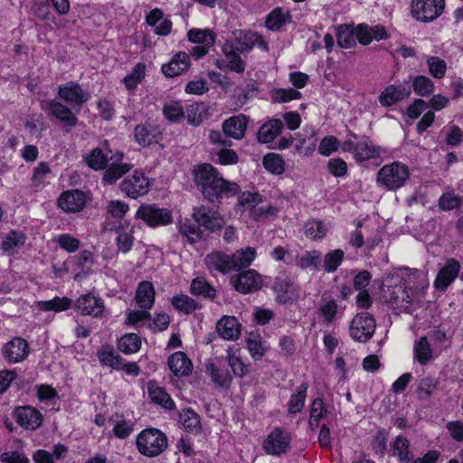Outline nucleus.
Instances as JSON below:
<instances>
[{
  "mask_svg": "<svg viewBox=\"0 0 463 463\" xmlns=\"http://www.w3.org/2000/svg\"><path fill=\"white\" fill-rule=\"evenodd\" d=\"M262 202V196L255 192H243L238 197L239 205L249 209L250 212Z\"/></svg>",
  "mask_w": 463,
  "mask_h": 463,
  "instance_id": "64",
  "label": "nucleus"
},
{
  "mask_svg": "<svg viewBox=\"0 0 463 463\" xmlns=\"http://www.w3.org/2000/svg\"><path fill=\"white\" fill-rule=\"evenodd\" d=\"M147 392L150 400L154 403L158 404L162 408L169 411L174 410L175 408V404L173 399L165 392V390L163 387L159 386L156 383L148 382Z\"/></svg>",
  "mask_w": 463,
  "mask_h": 463,
  "instance_id": "28",
  "label": "nucleus"
},
{
  "mask_svg": "<svg viewBox=\"0 0 463 463\" xmlns=\"http://www.w3.org/2000/svg\"><path fill=\"white\" fill-rule=\"evenodd\" d=\"M232 282L235 289L243 294L258 290L262 285L260 275L254 269H248L239 274L232 278Z\"/></svg>",
  "mask_w": 463,
  "mask_h": 463,
  "instance_id": "15",
  "label": "nucleus"
},
{
  "mask_svg": "<svg viewBox=\"0 0 463 463\" xmlns=\"http://www.w3.org/2000/svg\"><path fill=\"white\" fill-rule=\"evenodd\" d=\"M167 444L165 433L155 428L143 430L136 439L138 452L148 458L162 454L167 448Z\"/></svg>",
  "mask_w": 463,
  "mask_h": 463,
  "instance_id": "4",
  "label": "nucleus"
},
{
  "mask_svg": "<svg viewBox=\"0 0 463 463\" xmlns=\"http://www.w3.org/2000/svg\"><path fill=\"white\" fill-rule=\"evenodd\" d=\"M25 236L23 232L12 231L6 234L2 241V250L9 254L14 253L24 245Z\"/></svg>",
  "mask_w": 463,
  "mask_h": 463,
  "instance_id": "49",
  "label": "nucleus"
},
{
  "mask_svg": "<svg viewBox=\"0 0 463 463\" xmlns=\"http://www.w3.org/2000/svg\"><path fill=\"white\" fill-rule=\"evenodd\" d=\"M410 176L409 168L401 162L384 165L377 173V184L388 190L403 186Z\"/></svg>",
  "mask_w": 463,
  "mask_h": 463,
  "instance_id": "5",
  "label": "nucleus"
},
{
  "mask_svg": "<svg viewBox=\"0 0 463 463\" xmlns=\"http://www.w3.org/2000/svg\"><path fill=\"white\" fill-rule=\"evenodd\" d=\"M375 327L374 318L370 314L362 312L351 321L349 332L354 341L364 343L373 336Z\"/></svg>",
  "mask_w": 463,
  "mask_h": 463,
  "instance_id": "10",
  "label": "nucleus"
},
{
  "mask_svg": "<svg viewBox=\"0 0 463 463\" xmlns=\"http://www.w3.org/2000/svg\"><path fill=\"white\" fill-rule=\"evenodd\" d=\"M257 252L254 248L247 247L237 250L231 256L233 270L249 267L256 259Z\"/></svg>",
  "mask_w": 463,
  "mask_h": 463,
  "instance_id": "41",
  "label": "nucleus"
},
{
  "mask_svg": "<svg viewBox=\"0 0 463 463\" xmlns=\"http://www.w3.org/2000/svg\"><path fill=\"white\" fill-rule=\"evenodd\" d=\"M28 344L20 337L12 339L3 347L4 357L12 364L19 363L28 355Z\"/></svg>",
  "mask_w": 463,
  "mask_h": 463,
  "instance_id": "19",
  "label": "nucleus"
},
{
  "mask_svg": "<svg viewBox=\"0 0 463 463\" xmlns=\"http://www.w3.org/2000/svg\"><path fill=\"white\" fill-rule=\"evenodd\" d=\"M35 388L36 396L41 402L56 405L59 396L55 389L45 384L37 385Z\"/></svg>",
  "mask_w": 463,
  "mask_h": 463,
  "instance_id": "60",
  "label": "nucleus"
},
{
  "mask_svg": "<svg viewBox=\"0 0 463 463\" xmlns=\"http://www.w3.org/2000/svg\"><path fill=\"white\" fill-rule=\"evenodd\" d=\"M151 186L149 178L141 170L128 175L120 184V190L129 198L137 199L146 195Z\"/></svg>",
  "mask_w": 463,
  "mask_h": 463,
  "instance_id": "8",
  "label": "nucleus"
},
{
  "mask_svg": "<svg viewBox=\"0 0 463 463\" xmlns=\"http://www.w3.org/2000/svg\"><path fill=\"white\" fill-rule=\"evenodd\" d=\"M304 233L313 241H320L325 238L326 228L322 221L310 220L305 223Z\"/></svg>",
  "mask_w": 463,
  "mask_h": 463,
  "instance_id": "50",
  "label": "nucleus"
},
{
  "mask_svg": "<svg viewBox=\"0 0 463 463\" xmlns=\"http://www.w3.org/2000/svg\"><path fill=\"white\" fill-rule=\"evenodd\" d=\"M345 253L342 250H334L327 252L324 257V269L327 273L337 269L344 260Z\"/></svg>",
  "mask_w": 463,
  "mask_h": 463,
  "instance_id": "57",
  "label": "nucleus"
},
{
  "mask_svg": "<svg viewBox=\"0 0 463 463\" xmlns=\"http://www.w3.org/2000/svg\"><path fill=\"white\" fill-rule=\"evenodd\" d=\"M190 68V58L184 52L175 53L171 60L162 64L161 71L167 78H175Z\"/></svg>",
  "mask_w": 463,
  "mask_h": 463,
  "instance_id": "18",
  "label": "nucleus"
},
{
  "mask_svg": "<svg viewBox=\"0 0 463 463\" xmlns=\"http://www.w3.org/2000/svg\"><path fill=\"white\" fill-rule=\"evenodd\" d=\"M85 203L84 194L78 190L66 191L58 199L60 208L67 213L80 212L85 206Z\"/></svg>",
  "mask_w": 463,
  "mask_h": 463,
  "instance_id": "20",
  "label": "nucleus"
},
{
  "mask_svg": "<svg viewBox=\"0 0 463 463\" xmlns=\"http://www.w3.org/2000/svg\"><path fill=\"white\" fill-rule=\"evenodd\" d=\"M219 336L227 341H236L241 335V324L233 316H223L216 323Z\"/></svg>",
  "mask_w": 463,
  "mask_h": 463,
  "instance_id": "16",
  "label": "nucleus"
},
{
  "mask_svg": "<svg viewBox=\"0 0 463 463\" xmlns=\"http://www.w3.org/2000/svg\"><path fill=\"white\" fill-rule=\"evenodd\" d=\"M71 304L72 301L69 298L55 297L51 300L36 301L34 303V308L40 311H53L58 313L69 309Z\"/></svg>",
  "mask_w": 463,
  "mask_h": 463,
  "instance_id": "37",
  "label": "nucleus"
},
{
  "mask_svg": "<svg viewBox=\"0 0 463 463\" xmlns=\"http://www.w3.org/2000/svg\"><path fill=\"white\" fill-rule=\"evenodd\" d=\"M355 37L363 45H368L373 41H381L389 38V33L383 25L369 26L361 24L354 28Z\"/></svg>",
  "mask_w": 463,
  "mask_h": 463,
  "instance_id": "17",
  "label": "nucleus"
},
{
  "mask_svg": "<svg viewBox=\"0 0 463 463\" xmlns=\"http://www.w3.org/2000/svg\"><path fill=\"white\" fill-rule=\"evenodd\" d=\"M194 182L203 195L210 202H219L222 198L232 197L241 191L236 182L223 178L222 174L211 164H201L194 170Z\"/></svg>",
  "mask_w": 463,
  "mask_h": 463,
  "instance_id": "1",
  "label": "nucleus"
},
{
  "mask_svg": "<svg viewBox=\"0 0 463 463\" xmlns=\"http://www.w3.org/2000/svg\"><path fill=\"white\" fill-rule=\"evenodd\" d=\"M383 153H385V149L375 145L367 138H363L356 141L354 159L357 162L362 163L370 159L378 158Z\"/></svg>",
  "mask_w": 463,
  "mask_h": 463,
  "instance_id": "24",
  "label": "nucleus"
},
{
  "mask_svg": "<svg viewBox=\"0 0 463 463\" xmlns=\"http://www.w3.org/2000/svg\"><path fill=\"white\" fill-rule=\"evenodd\" d=\"M410 94L409 88L390 85L381 93L379 101L383 106H391Z\"/></svg>",
  "mask_w": 463,
  "mask_h": 463,
  "instance_id": "38",
  "label": "nucleus"
},
{
  "mask_svg": "<svg viewBox=\"0 0 463 463\" xmlns=\"http://www.w3.org/2000/svg\"><path fill=\"white\" fill-rule=\"evenodd\" d=\"M333 412L320 398L314 399L310 405L308 424L311 430L319 426L321 420H327Z\"/></svg>",
  "mask_w": 463,
  "mask_h": 463,
  "instance_id": "29",
  "label": "nucleus"
},
{
  "mask_svg": "<svg viewBox=\"0 0 463 463\" xmlns=\"http://www.w3.org/2000/svg\"><path fill=\"white\" fill-rule=\"evenodd\" d=\"M187 121L194 126L200 125L209 116L208 107L203 102H196L190 105L186 110Z\"/></svg>",
  "mask_w": 463,
  "mask_h": 463,
  "instance_id": "46",
  "label": "nucleus"
},
{
  "mask_svg": "<svg viewBox=\"0 0 463 463\" xmlns=\"http://www.w3.org/2000/svg\"><path fill=\"white\" fill-rule=\"evenodd\" d=\"M247 127L248 118L243 114L230 117L222 123L224 134L237 140L244 137Z\"/></svg>",
  "mask_w": 463,
  "mask_h": 463,
  "instance_id": "23",
  "label": "nucleus"
},
{
  "mask_svg": "<svg viewBox=\"0 0 463 463\" xmlns=\"http://www.w3.org/2000/svg\"><path fill=\"white\" fill-rule=\"evenodd\" d=\"M283 124L280 119H270L264 123L259 129L257 138L259 142L268 144L273 141L280 133Z\"/></svg>",
  "mask_w": 463,
  "mask_h": 463,
  "instance_id": "35",
  "label": "nucleus"
},
{
  "mask_svg": "<svg viewBox=\"0 0 463 463\" xmlns=\"http://www.w3.org/2000/svg\"><path fill=\"white\" fill-rule=\"evenodd\" d=\"M291 437L281 429H274L263 442L264 450L270 455L279 456L290 449Z\"/></svg>",
  "mask_w": 463,
  "mask_h": 463,
  "instance_id": "11",
  "label": "nucleus"
},
{
  "mask_svg": "<svg viewBox=\"0 0 463 463\" xmlns=\"http://www.w3.org/2000/svg\"><path fill=\"white\" fill-rule=\"evenodd\" d=\"M136 219L142 220L149 227L165 226L172 223L173 217L169 210L155 204H142L137 209Z\"/></svg>",
  "mask_w": 463,
  "mask_h": 463,
  "instance_id": "9",
  "label": "nucleus"
},
{
  "mask_svg": "<svg viewBox=\"0 0 463 463\" xmlns=\"http://www.w3.org/2000/svg\"><path fill=\"white\" fill-rule=\"evenodd\" d=\"M321 257L319 250H306L295 256L294 263L301 269H317L321 261Z\"/></svg>",
  "mask_w": 463,
  "mask_h": 463,
  "instance_id": "40",
  "label": "nucleus"
},
{
  "mask_svg": "<svg viewBox=\"0 0 463 463\" xmlns=\"http://www.w3.org/2000/svg\"><path fill=\"white\" fill-rule=\"evenodd\" d=\"M270 97L273 102L285 103L301 98V93L292 88H279L275 89L270 92Z\"/></svg>",
  "mask_w": 463,
  "mask_h": 463,
  "instance_id": "53",
  "label": "nucleus"
},
{
  "mask_svg": "<svg viewBox=\"0 0 463 463\" xmlns=\"http://www.w3.org/2000/svg\"><path fill=\"white\" fill-rule=\"evenodd\" d=\"M49 111L66 126L74 127L77 124L78 119L76 116L69 108L60 102L52 101L49 105Z\"/></svg>",
  "mask_w": 463,
  "mask_h": 463,
  "instance_id": "39",
  "label": "nucleus"
},
{
  "mask_svg": "<svg viewBox=\"0 0 463 463\" xmlns=\"http://www.w3.org/2000/svg\"><path fill=\"white\" fill-rule=\"evenodd\" d=\"M179 425L187 432L198 434L202 430L200 416L190 408L182 410L178 416Z\"/></svg>",
  "mask_w": 463,
  "mask_h": 463,
  "instance_id": "31",
  "label": "nucleus"
},
{
  "mask_svg": "<svg viewBox=\"0 0 463 463\" xmlns=\"http://www.w3.org/2000/svg\"><path fill=\"white\" fill-rule=\"evenodd\" d=\"M289 20L288 12L280 8L273 10L266 18V25L270 30H278Z\"/></svg>",
  "mask_w": 463,
  "mask_h": 463,
  "instance_id": "56",
  "label": "nucleus"
},
{
  "mask_svg": "<svg viewBox=\"0 0 463 463\" xmlns=\"http://www.w3.org/2000/svg\"><path fill=\"white\" fill-rule=\"evenodd\" d=\"M116 245L118 251L126 254L129 252L134 244V227L130 226L128 222L121 223L116 230Z\"/></svg>",
  "mask_w": 463,
  "mask_h": 463,
  "instance_id": "27",
  "label": "nucleus"
},
{
  "mask_svg": "<svg viewBox=\"0 0 463 463\" xmlns=\"http://www.w3.org/2000/svg\"><path fill=\"white\" fill-rule=\"evenodd\" d=\"M307 388L308 385L303 383L297 392L291 395L288 402V411L290 413L294 414L302 411L306 402Z\"/></svg>",
  "mask_w": 463,
  "mask_h": 463,
  "instance_id": "51",
  "label": "nucleus"
},
{
  "mask_svg": "<svg viewBox=\"0 0 463 463\" xmlns=\"http://www.w3.org/2000/svg\"><path fill=\"white\" fill-rule=\"evenodd\" d=\"M172 305L186 314L194 312L197 308L196 302L187 295H177L172 298Z\"/></svg>",
  "mask_w": 463,
  "mask_h": 463,
  "instance_id": "61",
  "label": "nucleus"
},
{
  "mask_svg": "<svg viewBox=\"0 0 463 463\" xmlns=\"http://www.w3.org/2000/svg\"><path fill=\"white\" fill-rule=\"evenodd\" d=\"M201 226H196L190 220L184 219L179 222L180 232L186 237L189 242L194 243L202 237Z\"/></svg>",
  "mask_w": 463,
  "mask_h": 463,
  "instance_id": "54",
  "label": "nucleus"
},
{
  "mask_svg": "<svg viewBox=\"0 0 463 463\" xmlns=\"http://www.w3.org/2000/svg\"><path fill=\"white\" fill-rule=\"evenodd\" d=\"M460 269L459 262L454 259H448L445 266L439 271L434 286L436 288L443 291L457 278Z\"/></svg>",
  "mask_w": 463,
  "mask_h": 463,
  "instance_id": "21",
  "label": "nucleus"
},
{
  "mask_svg": "<svg viewBox=\"0 0 463 463\" xmlns=\"http://www.w3.org/2000/svg\"><path fill=\"white\" fill-rule=\"evenodd\" d=\"M345 307H340L333 298H322L318 307L319 314L322 316L324 322L332 323L337 317H341Z\"/></svg>",
  "mask_w": 463,
  "mask_h": 463,
  "instance_id": "32",
  "label": "nucleus"
},
{
  "mask_svg": "<svg viewBox=\"0 0 463 463\" xmlns=\"http://www.w3.org/2000/svg\"><path fill=\"white\" fill-rule=\"evenodd\" d=\"M354 29H350L347 26H341L337 33V43L342 48H351L355 44Z\"/></svg>",
  "mask_w": 463,
  "mask_h": 463,
  "instance_id": "63",
  "label": "nucleus"
},
{
  "mask_svg": "<svg viewBox=\"0 0 463 463\" xmlns=\"http://www.w3.org/2000/svg\"><path fill=\"white\" fill-rule=\"evenodd\" d=\"M76 310L83 316L100 317L105 309L103 300L93 294L80 296L74 305Z\"/></svg>",
  "mask_w": 463,
  "mask_h": 463,
  "instance_id": "13",
  "label": "nucleus"
},
{
  "mask_svg": "<svg viewBox=\"0 0 463 463\" xmlns=\"http://www.w3.org/2000/svg\"><path fill=\"white\" fill-rule=\"evenodd\" d=\"M191 292L194 295H200L209 298L215 297V289L203 278L193 279Z\"/></svg>",
  "mask_w": 463,
  "mask_h": 463,
  "instance_id": "58",
  "label": "nucleus"
},
{
  "mask_svg": "<svg viewBox=\"0 0 463 463\" xmlns=\"http://www.w3.org/2000/svg\"><path fill=\"white\" fill-rule=\"evenodd\" d=\"M155 295L154 285L150 281H142L136 290L135 300L140 308L150 310L155 302Z\"/></svg>",
  "mask_w": 463,
  "mask_h": 463,
  "instance_id": "30",
  "label": "nucleus"
},
{
  "mask_svg": "<svg viewBox=\"0 0 463 463\" xmlns=\"http://www.w3.org/2000/svg\"><path fill=\"white\" fill-rule=\"evenodd\" d=\"M413 356L420 364H426L432 359V350L426 336H422L414 342Z\"/></svg>",
  "mask_w": 463,
  "mask_h": 463,
  "instance_id": "44",
  "label": "nucleus"
},
{
  "mask_svg": "<svg viewBox=\"0 0 463 463\" xmlns=\"http://www.w3.org/2000/svg\"><path fill=\"white\" fill-rule=\"evenodd\" d=\"M187 37L190 42L206 47H211L215 43V34L209 29H191L187 33Z\"/></svg>",
  "mask_w": 463,
  "mask_h": 463,
  "instance_id": "43",
  "label": "nucleus"
},
{
  "mask_svg": "<svg viewBox=\"0 0 463 463\" xmlns=\"http://www.w3.org/2000/svg\"><path fill=\"white\" fill-rule=\"evenodd\" d=\"M445 8V0H411L410 10L411 16L421 23H430L441 15Z\"/></svg>",
  "mask_w": 463,
  "mask_h": 463,
  "instance_id": "7",
  "label": "nucleus"
},
{
  "mask_svg": "<svg viewBox=\"0 0 463 463\" xmlns=\"http://www.w3.org/2000/svg\"><path fill=\"white\" fill-rule=\"evenodd\" d=\"M98 359L102 366L116 370L120 369L121 357L116 354L111 346H102L97 352Z\"/></svg>",
  "mask_w": 463,
  "mask_h": 463,
  "instance_id": "42",
  "label": "nucleus"
},
{
  "mask_svg": "<svg viewBox=\"0 0 463 463\" xmlns=\"http://www.w3.org/2000/svg\"><path fill=\"white\" fill-rule=\"evenodd\" d=\"M128 211V203L121 200H110L108 202L107 213L116 220H122Z\"/></svg>",
  "mask_w": 463,
  "mask_h": 463,
  "instance_id": "59",
  "label": "nucleus"
},
{
  "mask_svg": "<svg viewBox=\"0 0 463 463\" xmlns=\"http://www.w3.org/2000/svg\"><path fill=\"white\" fill-rule=\"evenodd\" d=\"M411 274L407 269H400L386 276L383 281V287L387 288L386 300L400 311L411 312L414 306V296L407 290L406 286V278Z\"/></svg>",
  "mask_w": 463,
  "mask_h": 463,
  "instance_id": "3",
  "label": "nucleus"
},
{
  "mask_svg": "<svg viewBox=\"0 0 463 463\" xmlns=\"http://www.w3.org/2000/svg\"><path fill=\"white\" fill-rule=\"evenodd\" d=\"M427 64L430 75L436 79H441L445 76L447 71L446 62L437 56H431L427 59Z\"/></svg>",
  "mask_w": 463,
  "mask_h": 463,
  "instance_id": "62",
  "label": "nucleus"
},
{
  "mask_svg": "<svg viewBox=\"0 0 463 463\" xmlns=\"http://www.w3.org/2000/svg\"><path fill=\"white\" fill-rule=\"evenodd\" d=\"M227 361L235 376L242 378L247 374L248 366L242 361L240 347L232 345L227 349Z\"/></svg>",
  "mask_w": 463,
  "mask_h": 463,
  "instance_id": "33",
  "label": "nucleus"
},
{
  "mask_svg": "<svg viewBox=\"0 0 463 463\" xmlns=\"http://www.w3.org/2000/svg\"><path fill=\"white\" fill-rule=\"evenodd\" d=\"M17 422L24 429L34 430L43 421L42 413L32 406L18 408L15 411Z\"/></svg>",
  "mask_w": 463,
  "mask_h": 463,
  "instance_id": "22",
  "label": "nucleus"
},
{
  "mask_svg": "<svg viewBox=\"0 0 463 463\" xmlns=\"http://www.w3.org/2000/svg\"><path fill=\"white\" fill-rule=\"evenodd\" d=\"M205 264L209 271L226 274L233 270L231 256L222 252H213L206 256Z\"/></svg>",
  "mask_w": 463,
  "mask_h": 463,
  "instance_id": "25",
  "label": "nucleus"
},
{
  "mask_svg": "<svg viewBox=\"0 0 463 463\" xmlns=\"http://www.w3.org/2000/svg\"><path fill=\"white\" fill-rule=\"evenodd\" d=\"M146 65L137 62L132 70L122 79V83L128 90L133 91L145 80L146 76Z\"/></svg>",
  "mask_w": 463,
  "mask_h": 463,
  "instance_id": "34",
  "label": "nucleus"
},
{
  "mask_svg": "<svg viewBox=\"0 0 463 463\" xmlns=\"http://www.w3.org/2000/svg\"><path fill=\"white\" fill-rule=\"evenodd\" d=\"M150 313L148 309H128L125 312V324L135 327L148 326Z\"/></svg>",
  "mask_w": 463,
  "mask_h": 463,
  "instance_id": "45",
  "label": "nucleus"
},
{
  "mask_svg": "<svg viewBox=\"0 0 463 463\" xmlns=\"http://www.w3.org/2000/svg\"><path fill=\"white\" fill-rule=\"evenodd\" d=\"M264 167L274 175H281L285 171V163L281 156L269 153L263 158Z\"/></svg>",
  "mask_w": 463,
  "mask_h": 463,
  "instance_id": "55",
  "label": "nucleus"
},
{
  "mask_svg": "<svg viewBox=\"0 0 463 463\" xmlns=\"http://www.w3.org/2000/svg\"><path fill=\"white\" fill-rule=\"evenodd\" d=\"M167 364L170 371L178 377L189 375L193 369L191 360L180 351L170 355Z\"/></svg>",
  "mask_w": 463,
  "mask_h": 463,
  "instance_id": "26",
  "label": "nucleus"
},
{
  "mask_svg": "<svg viewBox=\"0 0 463 463\" xmlns=\"http://www.w3.org/2000/svg\"><path fill=\"white\" fill-rule=\"evenodd\" d=\"M274 288L277 292V300L281 304L293 302L298 298V293L295 288L287 281L276 282Z\"/></svg>",
  "mask_w": 463,
  "mask_h": 463,
  "instance_id": "47",
  "label": "nucleus"
},
{
  "mask_svg": "<svg viewBox=\"0 0 463 463\" xmlns=\"http://www.w3.org/2000/svg\"><path fill=\"white\" fill-rule=\"evenodd\" d=\"M247 349L253 360H260L268 351V346L258 332H250L246 337Z\"/></svg>",
  "mask_w": 463,
  "mask_h": 463,
  "instance_id": "36",
  "label": "nucleus"
},
{
  "mask_svg": "<svg viewBox=\"0 0 463 463\" xmlns=\"http://www.w3.org/2000/svg\"><path fill=\"white\" fill-rule=\"evenodd\" d=\"M118 347L126 354H135L141 347V339L137 334H126L118 340Z\"/></svg>",
  "mask_w": 463,
  "mask_h": 463,
  "instance_id": "48",
  "label": "nucleus"
},
{
  "mask_svg": "<svg viewBox=\"0 0 463 463\" xmlns=\"http://www.w3.org/2000/svg\"><path fill=\"white\" fill-rule=\"evenodd\" d=\"M124 154L120 151H112L109 147L108 141L104 142V149L96 147L90 150L83 156L86 165L95 170H103V180L108 184H114L123 175L127 174L131 165L127 163H122Z\"/></svg>",
  "mask_w": 463,
  "mask_h": 463,
  "instance_id": "2",
  "label": "nucleus"
},
{
  "mask_svg": "<svg viewBox=\"0 0 463 463\" xmlns=\"http://www.w3.org/2000/svg\"><path fill=\"white\" fill-rule=\"evenodd\" d=\"M193 218L199 226L211 231L219 230L224 225V220L220 213L206 206L194 208Z\"/></svg>",
  "mask_w": 463,
  "mask_h": 463,
  "instance_id": "12",
  "label": "nucleus"
},
{
  "mask_svg": "<svg viewBox=\"0 0 463 463\" xmlns=\"http://www.w3.org/2000/svg\"><path fill=\"white\" fill-rule=\"evenodd\" d=\"M254 46L268 51V44L260 34L250 31H239L233 33L232 40L223 44L222 52L224 54H231L232 52H249Z\"/></svg>",
  "mask_w": 463,
  "mask_h": 463,
  "instance_id": "6",
  "label": "nucleus"
},
{
  "mask_svg": "<svg viewBox=\"0 0 463 463\" xmlns=\"http://www.w3.org/2000/svg\"><path fill=\"white\" fill-rule=\"evenodd\" d=\"M409 440L406 438L398 436L392 446V455L398 458L399 463H408L411 460L409 451Z\"/></svg>",
  "mask_w": 463,
  "mask_h": 463,
  "instance_id": "52",
  "label": "nucleus"
},
{
  "mask_svg": "<svg viewBox=\"0 0 463 463\" xmlns=\"http://www.w3.org/2000/svg\"><path fill=\"white\" fill-rule=\"evenodd\" d=\"M58 95L73 108H80L90 98L89 94L78 83L72 81L61 85Z\"/></svg>",
  "mask_w": 463,
  "mask_h": 463,
  "instance_id": "14",
  "label": "nucleus"
}]
</instances>
